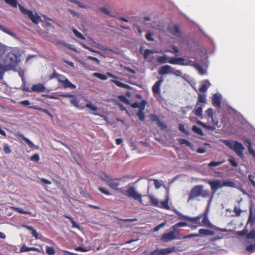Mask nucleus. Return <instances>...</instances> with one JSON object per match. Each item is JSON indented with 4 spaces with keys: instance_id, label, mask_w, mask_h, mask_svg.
<instances>
[{
    "instance_id": "nucleus-41",
    "label": "nucleus",
    "mask_w": 255,
    "mask_h": 255,
    "mask_svg": "<svg viewBox=\"0 0 255 255\" xmlns=\"http://www.w3.org/2000/svg\"><path fill=\"white\" fill-rule=\"evenodd\" d=\"M94 76L103 80H106L108 77L106 75L99 73H94Z\"/></svg>"
},
{
    "instance_id": "nucleus-64",
    "label": "nucleus",
    "mask_w": 255,
    "mask_h": 255,
    "mask_svg": "<svg viewBox=\"0 0 255 255\" xmlns=\"http://www.w3.org/2000/svg\"><path fill=\"white\" fill-rule=\"evenodd\" d=\"M100 10L108 15H111L110 10L106 7H101L100 8Z\"/></svg>"
},
{
    "instance_id": "nucleus-6",
    "label": "nucleus",
    "mask_w": 255,
    "mask_h": 255,
    "mask_svg": "<svg viewBox=\"0 0 255 255\" xmlns=\"http://www.w3.org/2000/svg\"><path fill=\"white\" fill-rule=\"evenodd\" d=\"M181 235L177 232L173 230L172 231L167 233H164L162 235L161 240L163 242H168L174 240L181 239Z\"/></svg>"
},
{
    "instance_id": "nucleus-51",
    "label": "nucleus",
    "mask_w": 255,
    "mask_h": 255,
    "mask_svg": "<svg viewBox=\"0 0 255 255\" xmlns=\"http://www.w3.org/2000/svg\"><path fill=\"white\" fill-rule=\"evenodd\" d=\"M99 190L102 193L105 194L107 196H110L111 195V193H110L106 188H102V187H99Z\"/></svg>"
},
{
    "instance_id": "nucleus-40",
    "label": "nucleus",
    "mask_w": 255,
    "mask_h": 255,
    "mask_svg": "<svg viewBox=\"0 0 255 255\" xmlns=\"http://www.w3.org/2000/svg\"><path fill=\"white\" fill-rule=\"evenodd\" d=\"M93 46L96 48H97L98 49L102 50H108L107 48L103 46L102 45H101L95 41L93 42Z\"/></svg>"
},
{
    "instance_id": "nucleus-49",
    "label": "nucleus",
    "mask_w": 255,
    "mask_h": 255,
    "mask_svg": "<svg viewBox=\"0 0 255 255\" xmlns=\"http://www.w3.org/2000/svg\"><path fill=\"white\" fill-rule=\"evenodd\" d=\"M224 162V161H220V162L212 161L208 164V166L209 167H216V166H219V165L223 164Z\"/></svg>"
},
{
    "instance_id": "nucleus-39",
    "label": "nucleus",
    "mask_w": 255,
    "mask_h": 255,
    "mask_svg": "<svg viewBox=\"0 0 255 255\" xmlns=\"http://www.w3.org/2000/svg\"><path fill=\"white\" fill-rule=\"evenodd\" d=\"M112 82H114V83H115L117 86L120 87L121 88H128V87H129L128 85H127L126 84L123 83H122L119 81H117V80H112Z\"/></svg>"
},
{
    "instance_id": "nucleus-31",
    "label": "nucleus",
    "mask_w": 255,
    "mask_h": 255,
    "mask_svg": "<svg viewBox=\"0 0 255 255\" xmlns=\"http://www.w3.org/2000/svg\"><path fill=\"white\" fill-rule=\"evenodd\" d=\"M192 130L194 132H195L200 135L203 136L204 135V133L203 131H202V130L201 129V128L197 127L196 126H193L192 127Z\"/></svg>"
},
{
    "instance_id": "nucleus-57",
    "label": "nucleus",
    "mask_w": 255,
    "mask_h": 255,
    "mask_svg": "<svg viewBox=\"0 0 255 255\" xmlns=\"http://www.w3.org/2000/svg\"><path fill=\"white\" fill-rule=\"evenodd\" d=\"M3 150L6 154H8L11 152V149L7 144H3Z\"/></svg>"
},
{
    "instance_id": "nucleus-55",
    "label": "nucleus",
    "mask_w": 255,
    "mask_h": 255,
    "mask_svg": "<svg viewBox=\"0 0 255 255\" xmlns=\"http://www.w3.org/2000/svg\"><path fill=\"white\" fill-rule=\"evenodd\" d=\"M140 106H139V110L144 111L145 109V105L146 104V102L145 100H142L140 103H139Z\"/></svg>"
},
{
    "instance_id": "nucleus-12",
    "label": "nucleus",
    "mask_w": 255,
    "mask_h": 255,
    "mask_svg": "<svg viewBox=\"0 0 255 255\" xmlns=\"http://www.w3.org/2000/svg\"><path fill=\"white\" fill-rule=\"evenodd\" d=\"M221 100L222 96L220 94L216 93L213 96V105L216 106L217 108L221 107Z\"/></svg>"
},
{
    "instance_id": "nucleus-53",
    "label": "nucleus",
    "mask_w": 255,
    "mask_h": 255,
    "mask_svg": "<svg viewBox=\"0 0 255 255\" xmlns=\"http://www.w3.org/2000/svg\"><path fill=\"white\" fill-rule=\"evenodd\" d=\"M154 53V51L150 49H146L144 52V57L145 59H147L150 54Z\"/></svg>"
},
{
    "instance_id": "nucleus-1",
    "label": "nucleus",
    "mask_w": 255,
    "mask_h": 255,
    "mask_svg": "<svg viewBox=\"0 0 255 255\" xmlns=\"http://www.w3.org/2000/svg\"><path fill=\"white\" fill-rule=\"evenodd\" d=\"M20 51L15 48L9 52L6 55L4 63L8 70H12L15 68L20 61Z\"/></svg>"
},
{
    "instance_id": "nucleus-27",
    "label": "nucleus",
    "mask_w": 255,
    "mask_h": 255,
    "mask_svg": "<svg viewBox=\"0 0 255 255\" xmlns=\"http://www.w3.org/2000/svg\"><path fill=\"white\" fill-rule=\"evenodd\" d=\"M8 70L7 69V67H6L5 64H2L0 63V79H2L3 78V76L4 72Z\"/></svg>"
},
{
    "instance_id": "nucleus-18",
    "label": "nucleus",
    "mask_w": 255,
    "mask_h": 255,
    "mask_svg": "<svg viewBox=\"0 0 255 255\" xmlns=\"http://www.w3.org/2000/svg\"><path fill=\"white\" fill-rule=\"evenodd\" d=\"M171 33L173 35L177 37H180L181 36V32L179 27L177 25L173 26L171 29Z\"/></svg>"
},
{
    "instance_id": "nucleus-29",
    "label": "nucleus",
    "mask_w": 255,
    "mask_h": 255,
    "mask_svg": "<svg viewBox=\"0 0 255 255\" xmlns=\"http://www.w3.org/2000/svg\"><path fill=\"white\" fill-rule=\"evenodd\" d=\"M18 135L24 141L26 142V143L28 145V146L32 148L34 146V144L27 137L24 136L23 135L21 134H18Z\"/></svg>"
},
{
    "instance_id": "nucleus-56",
    "label": "nucleus",
    "mask_w": 255,
    "mask_h": 255,
    "mask_svg": "<svg viewBox=\"0 0 255 255\" xmlns=\"http://www.w3.org/2000/svg\"><path fill=\"white\" fill-rule=\"evenodd\" d=\"M29 251H31L30 247H28L26 246H25V245H23L20 250V252L21 253L27 252H29Z\"/></svg>"
},
{
    "instance_id": "nucleus-32",
    "label": "nucleus",
    "mask_w": 255,
    "mask_h": 255,
    "mask_svg": "<svg viewBox=\"0 0 255 255\" xmlns=\"http://www.w3.org/2000/svg\"><path fill=\"white\" fill-rule=\"evenodd\" d=\"M12 208L15 211L18 212L19 213L21 214H31V213L29 211H24L22 208H19V207H12Z\"/></svg>"
},
{
    "instance_id": "nucleus-8",
    "label": "nucleus",
    "mask_w": 255,
    "mask_h": 255,
    "mask_svg": "<svg viewBox=\"0 0 255 255\" xmlns=\"http://www.w3.org/2000/svg\"><path fill=\"white\" fill-rule=\"evenodd\" d=\"M208 183L210 185L211 188L213 191L212 195L208 203L209 204H210L213 200L214 194L219 189L223 187V185L222 181L219 179L209 181H208Z\"/></svg>"
},
{
    "instance_id": "nucleus-44",
    "label": "nucleus",
    "mask_w": 255,
    "mask_h": 255,
    "mask_svg": "<svg viewBox=\"0 0 255 255\" xmlns=\"http://www.w3.org/2000/svg\"><path fill=\"white\" fill-rule=\"evenodd\" d=\"M85 107L87 108L91 109V110H92L93 111H97L98 110V108L97 107H96V106H95L94 105H93L91 103V102H89V103H87Z\"/></svg>"
},
{
    "instance_id": "nucleus-26",
    "label": "nucleus",
    "mask_w": 255,
    "mask_h": 255,
    "mask_svg": "<svg viewBox=\"0 0 255 255\" xmlns=\"http://www.w3.org/2000/svg\"><path fill=\"white\" fill-rule=\"evenodd\" d=\"M196 123L198 125L203 127V128H204L208 130H211L213 131L215 129V128L214 127L206 125L205 124H204V123H203L202 122H201L200 121L198 120L196 122Z\"/></svg>"
},
{
    "instance_id": "nucleus-33",
    "label": "nucleus",
    "mask_w": 255,
    "mask_h": 255,
    "mask_svg": "<svg viewBox=\"0 0 255 255\" xmlns=\"http://www.w3.org/2000/svg\"><path fill=\"white\" fill-rule=\"evenodd\" d=\"M222 185L223 187H234L235 183L230 181H222Z\"/></svg>"
},
{
    "instance_id": "nucleus-35",
    "label": "nucleus",
    "mask_w": 255,
    "mask_h": 255,
    "mask_svg": "<svg viewBox=\"0 0 255 255\" xmlns=\"http://www.w3.org/2000/svg\"><path fill=\"white\" fill-rule=\"evenodd\" d=\"M193 113L196 116L201 117L202 116L203 108L198 107L196 110L193 111Z\"/></svg>"
},
{
    "instance_id": "nucleus-45",
    "label": "nucleus",
    "mask_w": 255,
    "mask_h": 255,
    "mask_svg": "<svg viewBox=\"0 0 255 255\" xmlns=\"http://www.w3.org/2000/svg\"><path fill=\"white\" fill-rule=\"evenodd\" d=\"M182 72L179 70H175L174 68H173V70H172V73L171 74H173L176 76L182 77Z\"/></svg>"
},
{
    "instance_id": "nucleus-52",
    "label": "nucleus",
    "mask_w": 255,
    "mask_h": 255,
    "mask_svg": "<svg viewBox=\"0 0 255 255\" xmlns=\"http://www.w3.org/2000/svg\"><path fill=\"white\" fill-rule=\"evenodd\" d=\"M166 224V222H163L158 226H156L153 230V232H157L160 229L163 228Z\"/></svg>"
},
{
    "instance_id": "nucleus-9",
    "label": "nucleus",
    "mask_w": 255,
    "mask_h": 255,
    "mask_svg": "<svg viewBox=\"0 0 255 255\" xmlns=\"http://www.w3.org/2000/svg\"><path fill=\"white\" fill-rule=\"evenodd\" d=\"M202 224L204 225L207 226L208 227L212 228L213 229L216 230L218 231L222 232H227L228 230L226 229H222L216 226H212V224L210 223L208 218V214L205 213L204 215V217L202 221Z\"/></svg>"
},
{
    "instance_id": "nucleus-14",
    "label": "nucleus",
    "mask_w": 255,
    "mask_h": 255,
    "mask_svg": "<svg viewBox=\"0 0 255 255\" xmlns=\"http://www.w3.org/2000/svg\"><path fill=\"white\" fill-rule=\"evenodd\" d=\"M0 30L4 32L5 33L7 34L10 36L12 37L15 39H18V37L15 33L11 31L8 28L4 26L3 25L0 24Z\"/></svg>"
},
{
    "instance_id": "nucleus-10",
    "label": "nucleus",
    "mask_w": 255,
    "mask_h": 255,
    "mask_svg": "<svg viewBox=\"0 0 255 255\" xmlns=\"http://www.w3.org/2000/svg\"><path fill=\"white\" fill-rule=\"evenodd\" d=\"M173 67L168 65H165L160 67L158 70V73L160 75L171 74Z\"/></svg>"
},
{
    "instance_id": "nucleus-19",
    "label": "nucleus",
    "mask_w": 255,
    "mask_h": 255,
    "mask_svg": "<svg viewBox=\"0 0 255 255\" xmlns=\"http://www.w3.org/2000/svg\"><path fill=\"white\" fill-rule=\"evenodd\" d=\"M175 250V249L174 247L161 249V255H168L172 252H174Z\"/></svg>"
},
{
    "instance_id": "nucleus-62",
    "label": "nucleus",
    "mask_w": 255,
    "mask_h": 255,
    "mask_svg": "<svg viewBox=\"0 0 255 255\" xmlns=\"http://www.w3.org/2000/svg\"><path fill=\"white\" fill-rule=\"evenodd\" d=\"M234 212L236 214V216H240L242 212V210L240 209V207L235 206L234 209Z\"/></svg>"
},
{
    "instance_id": "nucleus-13",
    "label": "nucleus",
    "mask_w": 255,
    "mask_h": 255,
    "mask_svg": "<svg viewBox=\"0 0 255 255\" xmlns=\"http://www.w3.org/2000/svg\"><path fill=\"white\" fill-rule=\"evenodd\" d=\"M185 59L182 57H171L168 60V62L174 65H180L184 62Z\"/></svg>"
},
{
    "instance_id": "nucleus-21",
    "label": "nucleus",
    "mask_w": 255,
    "mask_h": 255,
    "mask_svg": "<svg viewBox=\"0 0 255 255\" xmlns=\"http://www.w3.org/2000/svg\"><path fill=\"white\" fill-rule=\"evenodd\" d=\"M62 86L65 88H70L71 89H75L76 87V86L72 84L67 78L62 83Z\"/></svg>"
},
{
    "instance_id": "nucleus-23",
    "label": "nucleus",
    "mask_w": 255,
    "mask_h": 255,
    "mask_svg": "<svg viewBox=\"0 0 255 255\" xmlns=\"http://www.w3.org/2000/svg\"><path fill=\"white\" fill-rule=\"evenodd\" d=\"M248 223H251V225L255 223V211L253 212L252 209H250V216L248 221Z\"/></svg>"
},
{
    "instance_id": "nucleus-47",
    "label": "nucleus",
    "mask_w": 255,
    "mask_h": 255,
    "mask_svg": "<svg viewBox=\"0 0 255 255\" xmlns=\"http://www.w3.org/2000/svg\"><path fill=\"white\" fill-rule=\"evenodd\" d=\"M6 50V46L0 43V58L4 54Z\"/></svg>"
},
{
    "instance_id": "nucleus-16",
    "label": "nucleus",
    "mask_w": 255,
    "mask_h": 255,
    "mask_svg": "<svg viewBox=\"0 0 255 255\" xmlns=\"http://www.w3.org/2000/svg\"><path fill=\"white\" fill-rule=\"evenodd\" d=\"M45 87L41 83L33 85L31 88V91L38 92H42L44 91Z\"/></svg>"
},
{
    "instance_id": "nucleus-63",
    "label": "nucleus",
    "mask_w": 255,
    "mask_h": 255,
    "mask_svg": "<svg viewBox=\"0 0 255 255\" xmlns=\"http://www.w3.org/2000/svg\"><path fill=\"white\" fill-rule=\"evenodd\" d=\"M206 113L207 114L208 117L209 118H212V117H213V109L212 108L208 109L206 111Z\"/></svg>"
},
{
    "instance_id": "nucleus-30",
    "label": "nucleus",
    "mask_w": 255,
    "mask_h": 255,
    "mask_svg": "<svg viewBox=\"0 0 255 255\" xmlns=\"http://www.w3.org/2000/svg\"><path fill=\"white\" fill-rule=\"evenodd\" d=\"M182 64V65L183 66H193L194 67V68H195L196 67V65L197 64V63L196 62H195V61H192L191 60H185V61H184V62L183 63H181Z\"/></svg>"
},
{
    "instance_id": "nucleus-2",
    "label": "nucleus",
    "mask_w": 255,
    "mask_h": 255,
    "mask_svg": "<svg viewBox=\"0 0 255 255\" xmlns=\"http://www.w3.org/2000/svg\"><path fill=\"white\" fill-rule=\"evenodd\" d=\"M210 196V191L208 189H204L202 185H196L190 191L187 202L194 200L199 197L207 198Z\"/></svg>"
},
{
    "instance_id": "nucleus-11",
    "label": "nucleus",
    "mask_w": 255,
    "mask_h": 255,
    "mask_svg": "<svg viewBox=\"0 0 255 255\" xmlns=\"http://www.w3.org/2000/svg\"><path fill=\"white\" fill-rule=\"evenodd\" d=\"M163 81V79L161 78L153 85L152 87V91L154 94H159L160 93V87Z\"/></svg>"
},
{
    "instance_id": "nucleus-28",
    "label": "nucleus",
    "mask_w": 255,
    "mask_h": 255,
    "mask_svg": "<svg viewBox=\"0 0 255 255\" xmlns=\"http://www.w3.org/2000/svg\"><path fill=\"white\" fill-rule=\"evenodd\" d=\"M187 225L188 224L186 222H179L173 225L172 226V229L173 230L177 232L179 228L187 226Z\"/></svg>"
},
{
    "instance_id": "nucleus-46",
    "label": "nucleus",
    "mask_w": 255,
    "mask_h": 255,
    "mask_svg": "<svg viewBox=\"0 0 255 255\" xmlns=\"http://www.w3.org/2000/svg\"><path fill=\"white\" fill-rule=\"evenodd\" d=\"M201 216H198L196 217H190L188 216L187 220L190 221L194 223H196L201 218Z\"/></svg>"
},
{
    "instance_id": "nucleus-42",
    "label": "nucleus",
    "mask_w": 255,
    "mask_h": 255,
    "mask_svg": "<svg viewBox=\"0 0 255 255\" xmlns=\"http://www.w3.org/2000/svg\"><path fill=\"white\" fill-rule=\"evenodd\" d=\"M137 116L140 121H143L145 119V115L143 111L139 110L137 113Z\"/></svg>"
},
{
    "instance_id": "nucleus-37",
    "label": "nucleus",
    "mask_w": 255,
    "mask_h": 255,
    "mask_svg": "<svg viewBox=\"0 0 255 255\" xmlns=\"http://www.w3.org/2000/svg\"><path fill=\"white\" fill-rule=\"evenodd\" d=\"M168 200H169V198L167 196H166L165 200L164 201H161L160 202L162 208H163L164 209H169V207L168 205Z\"/></svg>"
},
{
    "instance_id": "nucleus-24",
    "label": "nucleus",
    "mask_w": 255,
    "mask_h": 255,
    "mask_svg": "<svg viewBox=\"0 0 255 255\" xmlns=\"http://www.w3.org/2000/svg\"><path fill=\"white\" fill-rule=\"evenodd\" d=\"M171 57H169L167 55H164L162 56H159L157 58V61L159 63H165L166 62H168V60Z\"/></svg>"
},
{
    "instance_id": "nucleus-36",
    "label": "nucleus",
    "mask_w": 255,
    "mask_h": 255,
    "mask_svg": "<svg viewBox=\"0 0 255 255\" xmlns=\"http://www.w3.org/2000/svg\"><path fill=\"white\" fill-rule=\"evenodd\" d=\"M4 1L12 7H16L17 5V0H4Z\"/></svg>"
},
{
    "instance_id": "nucleus-48",
    "label": "nucleus",
    "mask_w": 255,
    "mask_h": 255,
    "mask_svg": "<svg viewBox=\"0 0 255 255\" xmlns=\"http://www.w3.org/2000/svg\"><path fill=\"white\" fill-rule=\"evenodd\" d=\"M46 251L47 254L49 255H54L55 254V251L53 248L51 247H47Z\"/></svg>"
},
{
    "instance_id": "nucleus-58",
    "label": "nucleus",
    "mask_w": 255,
    "mask_h": 255,
    "mask_svg": "<svg viewBox=\"0 0 255 255\" xmlns=\"http://www.w3.org/2000/svg\"><path fill=\"white\" fill-rule=\"evenodd\" d=\"M150 255H161V249H158L151 252Z\"/></svg>"
},
{
    "instance_id": "nucleus-25",
    "label": "nucleus",
    "mask_w": 255,
    "mask_h": 255,
    "mask_svg": "<svg viewBox=\"0 0 255 255\" xmlns=\"http://www.w3.org/2000/svg\"><path fill=\"white\" fill-rule=\"evenodd\" d=\"M195 68L197 69L199 73L201 75H206L207 74V69H204L202 66L199 65L198 63L196 65Z\"/></svg>"
},
{
    "instance_id": "nucleus-3",
    "label": "nucleus",
    "mask_w": 255,
    "mask_h": 255,
    "mask_svg": "<svg viewBox=\"0 0 255 255\" xmlns=\"http://www.w3.org/2000/svg\"><path fill=\"white\" fill-rule=\"evenodd\" d=\"M223 142L226 146L233 150L240 157L244 156L243 152L245 148L241 143L237 141L228 139L224 140Z\"/></svg>"
},
{
    "instance_id": "nucleus-15",
    "label": "nucleus",
    "mask_w": 255,
    "mask_h": 255,
    "mask_svg": "<svg viewBox=\"0 0 255 255\" xmlns=\"http://www.w3.org/2000/svg\"><path fill=\"white\" fill-rule=\"evenodd\" d=\"M71 98L72 99L70 100V102L71 105L78 109L82 110L84 109V107L79 104V100L75 95L74 97H71Z\"/></svg>"
},
{
    "instance_id": "nucleus-61",
    "label": "nucleus",
    "mask_w": 255,
    "mask_h": 255,
    "mask_svg": "<svg viewBox=\"0 0 255 255\" xmlns=\"http://www.w3.org/2000/svg\"><path fill=\"white\" fill-rule=\"evenodd\" d=\"M247 251L251 252H253L255 251V244H251L248 246L246 248Z\"/></svg>"
},
{
    "instance_id": "nucleus-50",
    "label": "nucleus",
    "mask_w": 255,
    "mask_h": 255,
    "mask_svg": "<svg viewBox=\"0 0 255 255\" xmlns=\"http://www.w3.org/2000/svg\"><path fill=\"white\" fill-rule=\"evenodd\" d=\"M179 130L182 131V132H184L185 134L187 135L189 134V132L186 130V129L184 128V126L182 124H180L179 125Z\"/></svg>"
},
{
    "instance_id": "nucleus-59",
    "label": "nucleus",
    "mask_w": 255,
    "mask_h": 255,
    "mask_svg": "<svg viewBox=\"0 0 255 255\" xmlns=\"http://www.w3.org/2000/svg\"><path fill=\"white\" fill-rule=\"evenodd\" d=\"M247 238L250 239H254L255 238V230H253L250 233L247 234Z\"/></svg>"
},
{
    "instance_id": "nucleus-22",
    "label": "nucleus",
    "mask_w": 255,
    "mask_h": 255,
    "mask_svg": "<svg viewBox=\"0 0 255 255\" xmlns=\"http://www.w3.org/2000/svg\"><path fill=\"white\" fill-rule=\"evenodd\" d=\"M23 227L24 228L26 229L27 230L30 231L31 232V233L32 235V236L33 237H34L36 239H38V235L37 232L32 227L28 226L27 225H24V226H23Z\"/></svg>"
},
{
    "instance_id": "nucleus-38",
    "label": "nucleus",
    "mask_w": 255,
    "mask_h": 255,
    "mask_svg": "<svg viewBox=\"0 0 255 255\" xmlns=\"http://www.w3.org/2000/svg\"><path fill=\"white\" fill-rule=\"evenodd\" d=\"M179 142L180 144H185L188 147H191L192 146V143L185 139L181 138L179 140Z\"/></svg>"
},
{
    "instance_id": "nucleus-7",
    "label": "nucleus",
    "mask_w": 255,
    "mask_h": 255,
    "mask_svg": "<svg viewBox=\"0 0 255 255\" xmlns=\"http://www.w3.org/2000/svg\"><path fill=\"white\" fill-rule=\"evenodd\" d=\"M126 195L142 203V195L137 191L134 186H130L128 187L126 191Z\"/></svg>"
},
{
    "instance_id": "nucleus-54",
    "label": "nucleus",
    "mask_w": 255,
    "mask_h": 255,
    "mask_svg": "<svg viewBox=\"0 0 255 255\" xmlns=\"http://www.w3.org/2000/svg\"><path fill=\"white\" fill-rule=\"evenodd\" d=\"M66 79L67 78L65 76L59 74L57 81L58 82L62 84Z\"/></svg>"
},
{
    "instance_id": "nucleus-4",
    "label": "nucleus",
    "mask_w": 255,
    "mask_h": 255,
    "mask_svg": "<svg viewBox=\"0 0 255 255\" xmlns=\"http://www.w3.org/2000/svg\"><path fill=\"white\" fill-rule=\"evenodd\" d=\"M18 7L21 12L23 14L27 15L33 23L37 24L41 21V17L37 13L34 14L31 10L26 9L21 4H18Z\"/></svg>"
},
{
    "instance_id": "nucleus-20",
    "label": "nucleus",
    "mask_w": 255,
    "mask_h": 255,
    "mask_svg": "<svg viewBox=\"0 0 255 255\" xmlns=\"http://www.w3.org/2000/svg\"><path fill=\"white\" fill-rule=\"evenodd\" d=\"M206 101V95L205 94H199L196 106H198L200 103H205Z\"/></svg>"
},
{
    "instance_id": "nucleus-43",
    "label": "nucleus",
    "mask_w": 255,
    "mask_h": 255,
    "mask_svg": "<svg viewBox=\"0 0 255 255\" xmlns=\"http://www.w3.org/2000/svg\"><path fill=\"white\" fill-rule=\"evenodd\" d=\"M72 31L74 34L75 35V36H76L78 38L81 39H85V38L83 36V35L80 32H79L76 29L73 28Z\"/></svg>"
},
{
    "instance_id": "nucleus-34",
    "label": "nucleus",
    "mask_w": 255,
    "mask_h": 255,
    "mask_svg": "<svg viewBox=\"0 0 255 255\" xmlns=\"http://www.w3.org/2000/svg\"><path fill=\"white\" fill-rule=\"evenodd\" d=\"M149 198L152 204L155 206H158L159 202L158 200L156 198L154 197L152 195H149Z\"/></svg>"
},
{
    "instance_id": "nucleus-17",
    "label": "nucleus",
    "mask_w": 255,
    "mask_h": 255,
    "mask_svg": "<svg viewBox=\"0 0 255 255\" xmlns=\"http://www.w3.org/2000/svg\"><path fill=\"white\" fill-rule=\"evenodd\" d=\"M202 82V85L199 88V91L201 93H205L207 91L208 88L211 85V84L208 80H204Z\"/></svg>"
},
{
    "instance_id": "nucleus-5",
    "label": "nucleus",
    "mask_w": 255,
    "mask_h": 255,
    "mask_svg": "<svg viewBox=\"0 0 255 255\" xmlns=\"http://www.w3.org/2000/svg\"><path fill=\"white\" fill-rule=\"evenodd\" d=\"M101 178L106 183L107 185L114 190H116L120 185L119 179L112 178L111 176L106 174H105Z\"/></svg>"
},
{
    "instance_id": "nucleus-60",
    "label": "nucleus",
    "mask_w": 255,
    "mask_h": 255,
    "mask_svg": "<svg viewBox=\"0 0 255 255\" xmlns=\"http://www.w3.org/2000/svg\"><path fill=\"white\" fill-rule=\"evenodd\" d=\"M208 230L207 229H200L199 233L201 235L208 236Z\"/></svg>"
}]
</instances>
